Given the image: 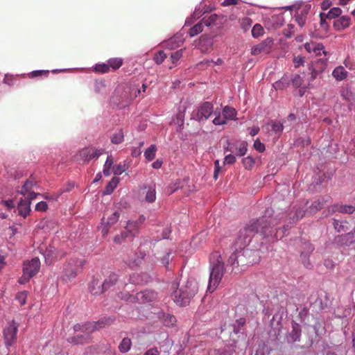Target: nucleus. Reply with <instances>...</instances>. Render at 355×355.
<instances>
[{"label":"nucleus","instance_id":"680f3d73","mask_svg":"<svg viewBox=\"0 0 355 355\" xmlns=\"http://www.w3.org/2000/svg\"><path fill=\"white\" fill-rule=\"evenodd\" d=\"M27 292L23 291L17 293L16 296L17 300L19 301L21 305H24L26 302Z\"/></svg>","mask_w":355,"mask_h":355},{"label":"nucleus","instance_id":"4d7b16f0","mask_svg":"<svg viewBox=\"0 0 355 355\" xmlns=\"http://www.w3.org/2000/svg\"><path fill=\"white\" fill-rule=\"evenodd\" d=\"M49 71L47 70H37V71H33L31 72L28 74V77L33 78H36L37 76H47L49 75Z\"/></svg>","mask_w":355,"mask_h":355},{"label":"nucleus","instance_id":"338daca9","mask_svg":"<svg viewBox=\"0 0 355 355\" xmlns=\"http://www.w3.org/2000/svg\"><path fill=\"white\" fill-rule=\"evenodd\" d=\"M125 171V166L116 165L112 167V171L114 175H121Z\"/></svg>","mask_w":355,"mask_h":355},{"label":"nucleus","instance_id":"49530a36","mask_svg":"<svg viewBox=\"0 0 355 355\" xmlns=\"http://www.w3.org/2000/svg\"><path fill=\"white\" fill-rule=\"evenodd\" d=\"M242 163L245 169L251 170L254 166L255 162L252 157L248 156L242 159Z\"/></svg>","mask_w":355,"mask_h":355},{"label":"nucleus","instance_id":"de8ad7c7","mask_svg":"<svg viewBox=\"0 0 355 355\" xmlns=\"http://www.w3.org/2000/svg\"><path fill=\"white\" fill-rule=\"evenodd\" d=\"M342 14V10L340 8L334 7L330 9L327 15V18L333 19L339 17Z\"/></svg>","mask_w":355,"mask_h":355},{"label":"nucleus","instance_id":"1a4fd4ad","mask_svg":"<svg viewBox=\"0 0 355 355\" xmlns=\"http://www.w3.org/2000/svg\"><path fill=\"white\" fill-rule=\"evenodd\" d=\"M118 281V275L114 272H111L104 280L101 286H98L96 290L94 286L92 287V293L93 295L101 294L108 290L114 286Z\"/></svg>","mask_w":355,"mask_h":355},{"label":"nucleus","instance_id":"69168bd1","mask_svg":"<svg viewBox=\"0 0 355 355\" xmlns=\"http://www.w3.org/2000/svg\"><path fill=\"white\" fill-rule=\"evenodd\" d=\"M254 148L259 152L261 153L265 150V146L262 144L259 139H257L254 143Z\"/></svg>","mask_w":355,"mask_h":355},{"label":"nucleus","instance_id":"7ed1b4c3","mask_svg":"<svg viewBox=\"0 0 355 355\" xmlns=\"http://www.w3.org/2000/svg\"><path fill=\"white\" fill-rule=\"evenodd\" d=\"M171 288L175 289L173 293L174 302L180 306L187 305L198 290L197 284L193 281H187L186 284L180 288H178L177 282H173Z\"/></svg>","mask_w":355,"mask_h":355},{"label":"nucleus","instance_id":"393cba45","mask_svg":"<svg viewBox=\"0 0 355 355\" xmlns=\"http://www.w3.org/2000/svg\"><path fill=\"white\" fill-rule=\"evenodd\" d=\"M333 212H340L345 214H352L355 211V208L351 205H335L331 207Z\"/></svg>","mask_w":355,"mask_h":355},{"label":"nucleus","instance_id":"4c0bfd02","mask_svg":"<svg viewBox=\"0 0 355 355\" xmlns=\"http://www.w3.org/2000/svg\"><path fill=\"white\" fill-rule=\"evenodd\" d=\"M245 324V319L244 318H241L236 320L235 323L233 325L230 326V329H232L233 332L235 334H237L238 333H239L241 327H243Z\"/></svg>","mask_w":355,"mask_h":355},{"label":"nucleus","instance_id":"a19ab883","mask_svg":"<svg viewBox=\"0 0 355 355\" xmlns=\"http://www.w3.org/2000/svg\"><path fill=\"white\" fill-rule=\"evenodd\" d=\"M264 33V29L260 24H256L252 28V35L254 38H257Z\"/></svg>","mask_w":355,"mask_h":355},{"label":"nucleus","instance_id":"37998d69","mask_svg":"<svg viewBox=\"0 0 355 355\" xmlns=\"http://www.w3.org/2000/svg\"><path fill=\"white\" fill-rule=\"evenodd\" d=\"M124 140V135L122 130H119L113 136L111 137L112 143L114 144H119L122 143Z\"/></svg>","mask_w":355,"mask_h":355},{"label":"nucleus","instance_id":"b1692460","mask_svg":"<svg viewBox=\"0 0 355 355\" xmlns=\"http://www.w3.org/2000/svg\"><path fill=\"white\" fill-rule=\"evenodd\" d=\"M333 77L338 81H341L347 78V71L342 66L336 67L332 72Z\"/></svg>","mask_w":355,"mask_h":355},{"label":"nucleus","instance_id":"6ab92c4d","mask_svg":"<svg viewBox=\"0 0 355 355\" xmlns=\"http://www.w3.org/2000/svg\"><path fill=\"white\" fill-rule=\"evenodd\" d=\"M318 62H320L322 64V66L319 69H316L313 64H311L309 66V69L311 71V76L309 79L310 82H312L315 79H316L318 76L322 73L324 69H325L326 62L324 60L320 59L318 60Z\"/></svg>","mask_w":355,"mask_h":355},{"label":"nucleus","instance_id":"412c9836","mask_svg":"<svg viewBox=\"0 0 355 355\" xmlns=\"http://www.w3.org/2000/svg\"><path fill=\"white\" fill-rule=\"evenodd\" d=\"M351 19L348 16H343L334 22V27L338 30H343L349 26Z\"/></svg>","mask_w":355,"mask_h":355},{"label":"nucleus","instance_id":"bb28decb","mask_svg":"<svg viewBox=\"0 0 355 355\" xmlns=\"http://www.w3.org/2000/svg\"><path fill=\"white\" fill-rule=\"evenodd\" d=\"M119 182V178H118L116 177L112 178V180L107 184V186L103 191V194H105V195L111 194L114 191V190L116 188Z\"/></svg>","mask_w":355,"mask_h":355},{"label":"nucleus","instance_id":"ddd939ff","mask_svg":"<svg viewBox=\"0 0 355 355\" xmlns=\"http://www.w3.org/2000/svg\"><path fill=\"white\" fill-rule=\"evenodd\" d=\"M40 268V261L35 257L31 261H24L23 272L24 274L28 275V277H33L39 272Z\"/></svg>","mask_w":355,"mask_h":355},{"label":"nucleus","instance_id":"e2e57ef3","mask_svg":"<svg viewBox=\"0 0 355 355\" xmlns=\"http://www.w3.org/2000/svg\"><path fill=\"white\" fill-rule=\"evenodd\" d=\"M301 257V259H302V263L304 264V266L306 268H312V264L308 257V256L304 254V252H302L300 255Z\"/></svg>","mask_w":355,"mask_h":355},{"label":"nucleus","instance_id":"2f4dec72","mask_svg":"<svg viewBox=\"0 0 355 355\" xmlns=\"http://www.w3.org/2000/svg\"><path fill=\"white\" fill-rule=\"evenodd\" d=\"M55 249L50 247L47 249L44 254L45 261L47 264H51L55 259H57V255L55 253Z\"/></svg>","mask_w":355,"mask_h":355},{"label":"nucleus","instance_id":"13d9d810","mask_svg":"<svg viewBox=\"0 0 355 355\" xmlns=\"http://www.w3.org/2000/svg\"><path fill=\"white\" fill-rule=\"evenodd\" d=\"M128 237V236L127 235V232L123 231L120 234L116 235L114 237L113 241L115 243L120 244L122 243Z\"/></svg>","mask_w":355,"mask_h":355},{"label":"nucleus","instance_id":"20e7f679","mask_svg":"<svg viewBox=\"0 0 355 355\" xmlns=\"http://www.w3.org/2000/svg\"><path fill=\"white\" fill-rule=\"evenodd\" d=\"M85 263L83 259L71 258L63 266L62 279L67 282L75 279L83 271Z\"/></svg>","mask_w":355,"mask_h":355},{"label":"nucleus","instance_id":"2eb2a0df","mask_svg":"<svg viewBox=\"0 0 355 355\" xmlns=\"http://www.w3.org/2000/svg\"><path fill=\"white\" fill-rule=\"evenodd\" d=\"M310 9H311V6L306 5L304 6L299 8L298 10L297 11L296 14L295 15V21L298 24V25L301 28H302L306 23L307 15L309 12Z\"/></svg>","mask_w":355,"mask_h":355},{"label":"nucleus","instance_id":"a18cd8bd","mask_svg":"<svg viewBox=\"0 0 355 355\" xmlns=\"http://www.w3.org/2000/svg\"><path fill=\"white\" fill-rule=\"evenodd\" d=\"M112 101L120 107H121V87H118L112 97Z\"/></svg>","mask_w":355,"mask_h":355},{"label":"nucleus","instance_id":"603ef678","mask_svg":"<svg viewBox=\"0 0 355 355\" xmlns=\"http://www.w3.org/2000/svg\"><path fill=\"white\" fill-rule=\"evenodd\" d=\"M295 33V26L290 24L284 29L283 34L286 38H291Z\"/></svg>","mask_w":355,"mask_h":355},{"label":"nucleus","instance_id":"0eeeda50","mask_svg":"<svg viewBox=\"0 0 355 355\" xmlns=\"http://www.w3.org/2000/svg\"><path fill=\"white\" fill-rule=\"evenodd\" d=\"M214 114H218V115L213 120V123L216 125L226 124L227 120H234L236 116V110L229 106H225L223 108V116L220 115V112L215 111Z\"/></svg>","mask_w":355,"mask_h":355},{"label":"nucleus","instance_id":"052dcab7","mask_svg":"<svg viewBox=\"0 0 355 355\" xmlns=\"http://www.w3.org/2000/svg\"><path fill=\"white\" fill-rule=\"evenodd\" d=\"M137 253L139 254V259L134 261L132 263H129V265L131 266L139 265L141 259L146 256V252L142 251L141 246L139 248Z\"/></svg>","mask_w":355,"mask_h":355},{"label":"nucleus","instance_id":"bf43d9fd","mask_svg":"<svg viewBox=\"0 0 355 355\" xmlns=\"http://www.w3.org/2000/svg\"><path fill=\"white\" fill-rule=\"evenodd\" d=\"M119 297L120 298H121L122 300H124L127 302H135V296L129 294L128 293H123V292H121L120 293V294H119Z\"/></svg>","mask_w":355,"mask_h":355},{"label":"nucleus","instance_id":"0e129e2a","mask_svg":"<svg viewBox=\"0 0 355 355\" xmlns=\"http://www.w3.org/2000/svg\"><path fill=\"white\" fill-rule=\"evenodd\" d=\"M48 209V205L44 201L38 202L35 206V210L37 211H45Z\"/></svg>","mask_w":355,"mask_h":355},{"label":"nucleus","instance_id":"9b49d317","mask_svg":"<svg viewBox=\"0 0 355 355\" xmlns=\"http://www.w3.org/2000/svg\"><path fill=\"white\" fill-rule=\"evenodd\" d=\"M325 14H320V19L318 24H314V30L311 31V34L315 37H322L329 29V24L326 21Z\"/></svg>","mask_w":355,"mask_h":355},{"label":"nucleus","instance_id":"79ce46f5","mask_svg":"<svg viewBox=\"0 0 355 355\" xmlns=\"http://www.w3.org/2000/svg\"><path fill=\"white\" fill-rule=\"evenodd\" d=\"M166 58L167 55L164 51H159L154 54L153 60L157 64H161Z\"/></svg>","mask_w":355,"mask_h":355},{"label":"nucleus","instance_id":"dca6fc26","mask_svg":"<svg viewBox=\"0 0 355 355\" xmlns=\"http://www.w3.org/2000/svg\"><path fill=\"white\" fill-rule=\"evenodd\" d=\"M304 49L310 53H313L315 56L320 55L322 53L327 55L324 47L322 44L313 42H306L304 44Z\"/></svg>","mask_w":355,"mask_h":355},{"label":"nucleus","instance_id":"7c9ffc66","mask_svg":"<svg viewBox=\"0 0 355 355\" xmlns=\"http://www.w3.org/2000/svg\"><path fill=\"white\" fill-rule=\"evenodd\" d=\"M290 79L284 76L279 80L276 81L274 84L275 89H284L290 85Z\"/></svg>","mask_w":355,"mask_h":355},{"label":"nucleus","instance_id":"4468645a","mask_svg":"<svg viewBox=\"0 0 355 355\" xmlns=\"http://www.w3.org/2000/svg\"><path fill=\"white\" fill-rule=\"evenodd\" d=\"M157 294L151 290H145L144 291L138 292L135 295V302L138 303H147L154 301L157 299Z\"/></svg>","mask_w":355,"mask_h":355},{"label":"nucleus","instance_id":"9d476101","mask_svg":"<svg viewBox=\"0 0 355 355\" xmlns=\"http://www.w3.org/2000/svg\"><path fill=\"white\" fill-rule=\"evenodd\" d=\"M214 106L211 103L206 101L202 103L197 111L196 119L198 121H205L213 114Z\"/></svg>","mask_w":355,"mask_h":355},{"label":"nucleus","instance_id":"5701e85b","mask_svg":"<svg viewBox=\"0 0 355 355\" xmlns=\"http://www.w3.org/2000/svg\"><path fill=\"white\" fill-rule=\"evenodd\" d=\"M234 153H236L238 156H243L246 154L248 150V143L245 141H239L234 143Z\"/></svg>","mask_w":355,"mask_h":355},{"label":"nucleus","instance_id":"774afa93","mask_svg":"<svg viewBox=\"0 0 355 355\" xmlns=\"http://www.w3.org/2000/svg\"><path fill=\"white\" fill-rule=\"evenodd\" d=\"M103 355H116V352L111 348L110 344L107 343L105 346Z\"/></svg>","mask_w":355,"mask_h":355},{"label":"nucleus","instance_id":"09e8293b","mask_svg":"<svg viewBox=\"0 0 355 355\" xmlns=\"http://www.w3.org/2000/svg\"><path fill=\"white\" fill-rule=\"evenodd\" d=\"M94 70L96 72H99L101 73H105L110 71V68L108 63H98L96 64L94 67Z\"/></svg>","mask_w":355,"mask_h":355},{"label":"nucleus","instance_id":"c03bdc74","mask_svg":"<svg viewBox=\"0 0 355 355\" xmlns=\"http://www.w3.org/2000/svg\"><path fill=\"white\" fill-rule=\"evenodd\" d=\"M293 86L295 88L300 87L304 83L303 78L299 74H295L293 77L290 80Z\"/></svg>","mask_w":355,"mask_h":355},{"label":"nucleus","instance_id":"e433bc0d","mask_svg":"<svg viewBox=\"0 0 355 355\" xmlns=\"http://www.w3.org/2000/svg\"><path fill=\"white\" fill-rule=\"evenodd\" d=\"M157 151V147L153 144L148 147L144 152V157L148 161H152L155 157V153Z\"/></svg>","mask_w":355,"mask_h":355},{"label":"nucleus","instance_id":"39448f33","mask_svg":"<svg viewBox=\"0 0 355 355\" xmlns=\"http://www.w3.org/2000/svg\"><path fill=\"white\" fill-rule=\"evenodd\" d=\"M119 217L120 212L118 210L112 212H109L108 210L105 211L99 227L103 237L108 234L110 227L119 220Z\"/></svg>","mask_w":355,"mask_h":355},{"label":"nucleus","instance_id":"a878e982","mask_svg":"<svg viewBox=\"0 0 355 355\" xmlns=\"http://www.w3.org/2000/svg\"><path fill=\"white\" fill-rule=\"evenodd\" d=\"M35 185L36 181L33 178L31 177L24 184L21 190L20 191V193L24 196H26V193L31 191V189H33Z\"/></svg>","mask_w":355,"mask_h":355},{"label":"nucleus","instance_id":"c85d7f7f","mask_svg":"<svg viewBox=\"0 0 355 355\" xmlns=\"http://www.w3.org/2000/svg\"><path fill=\"white\" fill-rule=\"evenodd\" d=\"M92 324L91 322H87L83 324H76L73 326V329L75 331H82L89 334L92 332Z\"/></svg>","mask_w":355,"mask_h":355},{"label":"nucleus","instance_id":"f03ea898","mask_svg":"<svg viewBox=\"0 0 355 355\" xmlns=\"http://www.w3.org/2000/svg\"><path fill=\"white\" fill-rule=\"evenodd\" d=\"M209 264L211 272L207 289L212 293L219 285L225 271L224 263L219 252L215 251L210 254Z\"/></svg>","mask_w":355,"mask_h":355},{"label":"nucleus","instance_id":"8fccbe9b","mask_svg":"<svg viewBox=\"0 0 355 355\" xmlns=\"http://www.w3.org/2000/svg\"><path fill=\"white\" fill-rule=\"evenodd\" d=\"M252 24V20L249 17H245L241 21V27L244 31L250 29Z\"/></svg>","mask_w":355,"mask_h":355},{"label":"nucleus","instance_id":"58836bf2","mask_svg":"<svg viewBox=\"0 0 355 355\" xmlns=\"http://www.w3.org/2000/svg\"><path fill=\"white\" fill-rule=\"evenodd\" d=\"M113 163H114V160H113V158L111 155L110 156H107V159L105 161V163L104 164V168H103V174L105 175V176H109L110 175V169L113 167Z\"/></svg>","mask_w":355,"mask_h":355},{"label":"nucleus","instance_id":"cd10ccee","mask_svg":"<svg viewBox=\"0 0 355 355\" xmlns=\"http://www.w3.org/2000/svg\"><path fill=\"white\" fill-rule=\"evenodd\" d=\"M145 200L147 202L152 203L156 200V191L155 185L153 184L148 188L145 196Z\"/></svg>","mask_w":355,"mask_h":355},{"label":"nucleus","instance_id":"c756f323","mask_svg":"<svg viewBox=\"0 0 355 355\" xmlns=\"http://www.w3.org/2000/svg\"><path fill=\"white\" fill-rule=\"evenodd\" d=\"M131 345V340L128 338H124L119 345V350L121 353H126L130 349Z\"/></svg>","mask_w":355,"mask_h":355},{"label":"nucleus","instance_id":"f257e3e1","mask_svg":"<svg viewBox=\"0 0 355 355\" xmlns=\"http://www.w3.org/2000/svg\"><path fill=\"white\" fill-rule=\"evenodd\" d=\"M278 223L279 221L273 216L265 215L257 220H252L243 226L234 241L236 251L230 256L228 263L234 266L245 265V254L248 252L244 249L250 244L252 237L258 233L265 237L272 236L274 227Z\"/></svg>","mask_w":355,"mask_h":355},{"label":"nucleus","instance_id":"864d4df0","mask_svg":"<svg viewBox=\"0 0 355 355\" xmlns=\"http://www.w3.org/2000/svg\"><path fill=\"white\" fill-rule=\"evenodd\" d=\"M68 341L74 344H84L87 342L86 338L83 335L69 338Z\"/></svg>","mask_w":355,"mask_h":355},{"label":"nucleus","instance_id":"f704fd0d","mask_svg":"<svg viewBox=\"0 0 355 355\" xmlns=\"http://www.w3.org/2000/svg\"><path fill=\"white\" fill-rule=\"evenodd\" d=\"M218 19V16L216 14H211L209 17H204L201 21L206 26H211L216 24Z\"/></svg>","mask_w":355,"mask_h":355},{"label":"nucleus","instance_id":"aec40b11","mask_svg":"<svg viewBox=\"0 0 355 355\" xmlns=\"http://www.w3.org/2000/svg\"><path fill=\"white\" fill-rule=\"evenodd\" d=\"M17 210L19 215L26 218L31 211V202L21 199L18 203Z\"/></svg>","mask_w":355,"mask_h":355},{"label":"nucleus","instance_id":"5fc2aeb1","mask_svg":"<svg viewBox=\"0 0 355 355\" xmlns=\"http://www.w3.org/2000/svg\"><path fill=\"white\" fill-rule=\"evenodd\" d=\"M272 131L275 133L280 134L284 128L283 124L278 121L271 122Z\"/></svg>","mask_w":355,"mask_h":355},{"label":"nucleus","instance_id":"f8f14e48","mask_svg":"<svg viewBox=\"0 0 355 355\" xmlns=\"http://www.w3.org/2000/svg\"><path fill=\"white\" fill-rule=\"evenodd\" d=\"M273 46V40L268 37L263 40L259 44L253 46L251 50V53L253 55H258L261 53L268 54L270 52Z\"/></svg>","mask_w":355,"mask_h":355},{"label":"nucleus","instance_id":"ea45409f","mask_svg":"<svg viewBox=\"0 0 355 355\" xmlns=\"http://www.w3.org/2000/svg\"><path fill=\"white\" fill-rule=\"evenodd\" d=\"M183 53L184 49H181L171 53L170 60L174 65H176L178 62L182 58Z\"/></svg>","mask_w":355,"mask_h":355},{"label":"nucleus","instance_id":"3c124183","mask_svg":"<svg viewBox=\"0 0 355 355\" xmlns=\"http://www.w3.org/2000/svg\"><path fill=\"white\" fill-rule=\"evenodd\" d=\"M182 43V42L181 40H179L177 42L176 38L173 37V38L169 39L166 42V46L170 49H173L175 47L180 46Z\"/></svg>","mask_w":355,"mask_h":355},{"label":"nucleus","instance_id":"72a5a7b5","mask_svg":"<svg viewBox=\"0 0 355 355\" xmlns=\"http://www.w3.org/2000/svg\"><path fill=\"white\" fill-rule=\"evenodd\" d=\"M203 26H204V24H202V22L200 20L198 23L195 24L193 27H191L189 29V36L192 37H194V36L198 35L199 33H200L203 31Z\"/></svg>","mask_w":355,"mask_h":355},{"label":"nucleus","instance_id":"c9c22d12","mask_svg":"<svg viewBox=\"0 0 355 355\" xmlns=\"http://www.w3.org/2000/svg\"><path fill=\"white\" fill-rule=\"evenodd\" d=\"M164 324L166 327H173L176 322V318L171 314L164 313L162 318Z\"/></svg>","mask_w":355,"mask_h":355},{"label":"nucleus","instance_id":"f3484780","mask_svg":"<svg viewBox=\"0 0 355 355\" xmlns=\"http://www.w3.org/2000/svg\"><path fill=\"white\" fill-rule=\"evenodd\" d=\"M140 228L141 227L137 221L128 220L124 227V232H127L128 237L133 238L139 234Z\"/></svg>","mask_w":355,"mask_h":355},{"label":"nucleus","instance_id":"6e6d98bb","mask_svg":"<svg viewBox=\"0 0 355 355\" xmlns=\"http://www.w3.org/2000/svg\"><path fill=\"white\" fill-rule=\"evenodd\" d=\"M305 214V211L301 209H297L295 215L291 218L292 223H295L299 219L302 218Z\"/></svg>","mask_w":355,"mask_h":355},{"label":"nucleus","instance_id":"4be33fe9","mask_svg":"<svg viewBox=\"0 0 355 355\" xmlns=\"http://www.w3.org/2000/svg\"><path fill=\"white\" fill-rule=\"evenodd\" d=\"M114 321V318L108 317L101 318V320L96 322H91L92 324V331H94V330L104 328L106 326L110 325Z\"/></svg>","mask_w":355,"mask_h":355},{"label":"nucleus","instance_id":"473e14b6","mask_svg":"<svg viewBox=\"0 0 355 355\" xmlns=\"http://www.w3.org/2000/svg\"><path fill=\"white\" fill-rule=\"evenodd\" d=\"M109 68L113 70L119 69L123 64V60L120 58H112L107 60Z\"/></svg>","mask_w":355,"mask_h":355},{"label":"nucleus","instance_id":"a211bd4d","mask_svg":"<svg viewBox=\"0 0 355 355\" xmlns=\"http://www.w3.org/2000/svg\"><path fill=\"white\" fill-rule=\"evenodd\" d=\"M331 198L329 196H325L320 198L312 203L309 209L311 211L315 212L322 209L327 204L329 203Z\"/></svg>","mask_w":355,"mask_h":355},{"label":"nucleus","instance_id":"6e6552de","mask_svg":"<svg viewBox=\"0 0 355 355\" xmlns=\"http://www.w3.org/2000/svg\"><path fill=\"white\" fill-rule=\"evenodd\" d=\"M18 326L14 321L3 330V336L6 346L10 347L14 344L17 339Z\"/></svg>","mask_w":355,"mask_h":355},{"label":"nucleus","instance_id":"423d86ee","mask_svg":"<svg viewBox=\"0 0 355 355\" xmlns=\"http://www.w3.org/2000/svg\"><path fill=\"white\" fill-rule=\"evenodd\" d=\"M103 153L102 149L94 148H84L75 155V159L79 163H87L92 159H98Z\"/></svg>","mask_w":355,"mask_h":355}]
</instances>
